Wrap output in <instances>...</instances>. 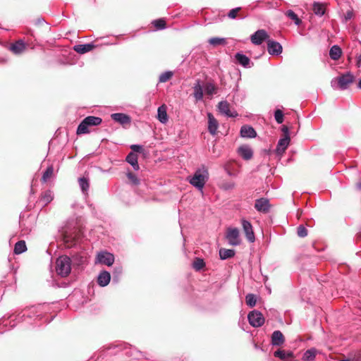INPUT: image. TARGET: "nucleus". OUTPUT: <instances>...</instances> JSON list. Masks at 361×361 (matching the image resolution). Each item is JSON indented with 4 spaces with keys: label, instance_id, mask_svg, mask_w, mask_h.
<instances>
[{
    "label": "nucleus",
    "instance_id": "f257e3e1",
    "mask_svg": "<svg viewBox=\"0 0 361 361\" xmlns=\"http://www.w3.org/2000/svg\"><path fill=\"white\" fill-rule=\"evenodd\" d=\"M355 77L350 72H347L333 78L331 81V85L334 89L345 90L354 82Z\"/></svg>",
    "mask_w": 361,
    "mask_h": 361
},
{
    "label": "nucleus",
    "instance_id": "f03ea898",
    "mask_svg": "<svg viewBox=\"0 0 361 361\" xmlns=\"http://www.w3.org/2000/svg\"><path fill=\"white\" fill-rule=\"evenodd\" d=\"M71 270V259L67 256L59 257L56 262V271L62 277L67 276Z\"/></svg>",
    "mask_w": 361,
    "mask_h": 361
},
{
    "label": "nucleus",
    "instance_id": "7ed1b4c3",
    "mask_svg": "<svg viewBox=\"0 0 361 361\" xmlns=\"http://www.w3.org/2000/svg\"><path fill=\"white\" fill-rule=\"evenodd\" d=\"M207 179V171H201L200 170H197L194 175L190 178L189 183L202 192L203 188Z\"/></svg>",
    "mask_w": 361,
    "mask_h": 361
},
{
    "label": "nucleus",
    "instance_id": "20e7f679",
    "mask_svg": "<svg viewBox=\"0 0 361 361\" xmlns=\"http://www.w3.org/2000/svg\"><path fill=\"white\" fill-rule=\"evenodd\" d=\"M101 118L90 116L82 120L77 128V134H85L89 133L88 127L97 126L102 123Z\"/></svg>",
    "mask_w": 361,
    "mask_h": 361
},
{
    "label": "nucleus",
    "instance_id": "39448f33",
    "mask_svg": "<svg viewBox=\"0 0 361 361\" xmlns=\"http://www.w3.org/2000/svg\"><path fill=\"white\" fill-rule=\"evenodd\" d=\"M226 238L228 244L232 246H237L241 243L240 231L237 228H228L226 233Z\"/></svg>",
    "mask_w": 361,
    "mask_h": 361
},
{
    "label": "nucleus",
    "instance_id": "423d86ee",
    "mask_svg": "<svg viewBox=\"0 0 361 361\" xmlns=\"http://www.w3.org/2000/svg\"><path fill=\"white\" fill-rule=\"evenodd\" d=\"M247 319L250 324L253 327L262 326L264 323V318L262 314L257 310L250 312L247 315Z\"/></svg>",
    "mask_w": 361,
    "mask_h": 361
},
{
    "label": "nucleus",
    "instance_id": "0eeeda50",
    "mask_svg": "<svg viewBox=\"0 0 361 361\" xmlns=\"http://www.w3.org/2000/svg\"><path fill=\"white\" fill-rule=\"evenodd\" d=\"M241 225L247 240L250 243H254L255 240V236L251 223L246 219H243L241 220Z\"/></svg>",
    "mask_w": 361,
    "mask_h": 361
},
{
    "label": "nucleus",
    "instance_id": "6e6552de",
    "mask_svg": "<svg viewBox=\"0 0 361 361\" xmlns=\"http://www.w3.org/2000/svg\"><path fill=\"white\" fill-rule=\"evenodd\" d=\"M269 38L265 30H258L250 36V40L255 45H259Z\"/></svg>",
    "mask_w": 361,
    "mask_h": 361
},
{
    "label": "nucleus",
    "instance_id": "1a4fd4ad",
    "mask_svg": "<svg viewBox=\"0 0 361 361\" xmlns=\"http://www.w3.org/2000/svg\"><path fill=\"white\" fill-rule=\"evenodd\" d=\"M97 262L110 267L114 262V256L108 252H101L97 255Z\"/></svg>",
    "mask_w": 361,
    "mask_h": 361
},
{
    "label": "nucleus",
    "instance_id": "9d476101",
    "mask_svg": "<svg viewBox=\"0 0 361 361\" xmlns=\"http://www.w3.org/2000/svg\"><path fill=\"white\" fill-rule=\"evenodd\" d=\"M218 109L222 114H224L228 117L234 118L238 116L236 111H231L230 104L226 101L220 102L218 104Z\"/></svg>",
    "mask_w": 361,
    "mask_h": 361
},
{
    "label": "nucleus",
    "instance_id": "9b49d317",
    "mask_svg": "<svg viewBox=\"0 0 361 361\" xmlns=\"http://www.w3.org/2000/svg\"><path fill=\"white\" fill-rule=\"evenodd\" d=\"M282 46L279 42L274 40L267 41V51L271 55L278 56L282 53Z\"/></svg>",
    "mask_w": 361,
    "mask_h": 361
},
{
    "label": "nucleus",
    "instance_id": "f8f14e48",
    "mask_svg": "<svg viewBox=\"0 0 361 361\" xmlns=\"http://www.w3.org/2000/svg\"><path fill=\"white\" fill-rule=\"evenodd\" d=\"M111 117L115 122L123 126L130 124L131 122V118L128 115L123 113L112 114Z\"/></svg>",
    "mask_w": 361,
    "mask_h": 361
},
{
    "label": "nucleus",
    "instance_id": "ddd939ff",
    "mask_svg": "<svg viewBox=\"0 0 361 361\" xmlns=\"http://www.w3.org/2000/svg\"><path fill=\"white\" fill-rule=\"evenodd\" d=\"M290 143V137L286 135L284 137L281 138L277 144L276 152L278 154L281 155L287 149Z\"/></svg>",
    "mask_w": 361,
    "mask_h": 361
},
{
    "label": "nucleus",
    "instance_id": "4468645a",
    "mask_svg": "<svg viewBox=\"0 0 361 361\" xmlns=\"http://www.w3.org/2000/svg\"><path fill=\"white\" fill-rule=\"evenodd\" d=\"M269 202L267 199L260 198L256 200L255 208L260 212H267L269 209Z\"/></svg>",
    "mask_w": 361,
    "mask_h": 361
},
{
    "label": "nucleus",
    "instance_id": "2eb2a0df",
    "mask_svg": "<svg viewBox=\"0 0 361 361\" xmlns=\"http://www.w3.org/2000/svg\"><path fill=\"white\" fill-rule=\"evenodd\" d=\"M203 87L200 80H197L193 86V97L196 102L203 99Z\"/></svg>",
    "mask_w": 361,
    "mask_h": 361
},
{
    "label": "nucleus",
    "instance_id": "dca6fc26",
    "mask_svg": "<svg viewBox=\"0 0 361 361\" xmlns=\"http://www.w3.org/2000/svg\"><path fill=\"white\" fill-rule=\"evenodd\" d=\"M208 117V130L209 132L214 135L216 133L219 123L217 120L214 117L211 113L207 114Z\"/></svg>",
    "mask_w": 361,
    "mask_h": 361
},
{
    "label": "nucleus",
    "instance_id": "f3484780",
    "mask_svg": "<svg viewBox=\"0 0 361 361\" xmlns=\"http://www.w3.org/2000/svg\"><path fill=\"white\" fill-rule=\"evenodd\" d=\"M238 152L239 155L245 160H249L252 157L253 152L247 145H242L238 147Z\"/></svg>",
    "mask_w": 361,
    "mask_h": 361
},
{
    "label": "nucleus",
    "instance_id": "a211bd4d",
    "mask_svg": "<svg viewBox=\"0 0 361 361\" xmlns=\"http://www.w3.org/2000/svg\"><path fill=\"white\" fill-rule=\"evenodd\" d=\"M166 111L167 107L165 104L161 105L157 109V118L163 124L166 123L169 121Z\"/></svg>",
    "mask_w": 361,
    "mask_h": 361
},
{
    "label": "nucleus",
    "instance_id": "6ab92c4d",
    "mask_svg": "<svg viewBox=\"0 0 361 361\" xmlns=\"http://www.w3.org/2000/svg\"><path fill=\"white\" fill-rule=\"evenodd\" d=\"M240 135L243 137L253 138L256 137L257 133L252 127L245 125L240 128Z\"/></svg>",
    "mask_w": 361,
    "mask_h": 361
},
{
    "label": "nucleus",
    "instance_id": "aec40b11",
    "mask_svg": "<svg viewBox=\"0 0 361 361\" xmlns=\"http://www.w3.org/2000/svg\"><path fill=\"white\" fill-rule=\"evenodd\" d=\"M110 280L111 275L109 272L106 271H102L97 277V283L102 287L107 286L109 283Z\"/></svg>",
    "mask_w": 361,
    "mask_h": 361
},
{
    "label": "nucleus",
    "instance_id": "412c9836",
    "mask_svg": "<svg viewBox=\"0 0 361 361\" xmlns=\"http://www.w3.org/2000/svg\"><path fill=\"white\" fill-rule=\"evenodd\" d=\"M284 343V337L280 331H275L271 335V343L273 345H281Z\"/></svg>",
    "mask_w": 361,
    "mask_h": 361
},
{
    "label": "nucleus",
    "instance_id": "4be33fe9",
    "mask_svg": "<svg viewBox=\"0 0 361 361\" xmlns=\"http://www.w3.org/2000/svg\"><path fill=\"white\" fill-rule=\"evenodd\" d=\"M10 50L15 54H20L25 50V44L22 41H17L10 46Z\"/></svg>",
    "mask_w": 361,
    "mask_h": 361
},
{
    "label": "nucleus",
    "instance_id": "5701e85b",
    "mask_svg": "<svg viewBox=\"0 0 361 361\" xmlns=\"http://www.w3.org/2000/svg\"><path fill=\"white\" fill-rule=\"evenodd\" d=\"M94 47L93 44H78L75 45L73 47L74 51H75L78 54H85L92 51Z\"/></svg>",
    "mask_w": 361,
    "mask_h": 361
},
{
    "label": "nucleus",
    "instance_id": "b1692460",
    "mask_svg": "<svg viewBox=\"0 0 361 361\" xmlns=\"http://www.w3.org/2000/svg\"><path fill=\"white\" fill-rule=\"evenodd\" d=\"M78 183L82 194L87 196L90 188L89 179L85 177H81L78 179Z\"/></svg>",
    "mask_w": 361,
    "mask_h": 361
},
{
    "label": "nucleus",
    "instance_id": "393cba45",
    "mask_svg": "<svg viewBox=\"0 0 361 361\" xmlns=\"http://www.w3.org/2000/svg\"><path fill=\"white\" fill-rule=\"evenodd\" d=\"M126 161L129 163L135 171L139 170L140 167L137 162V155L136 154L133 152L129 153L126 157Z\"/></svg>",
    "mask_w": 361,
    "mask_h": 361
},
{
    "label": "nucleus",
    "instance_id": "a878e982",
    "mask_svg": "<svg viewBox=\"0 0 361 361\" xmlns=\"http://www.w3.org/2000/svg\"><path fill=\"white\" fill-rule=\"evenodd\" d=\"M237 61L242 65L243 67L247 68L250 66V60L245 54L237 53L235 56Z\"/></svg>",
    "mask_w": 361,
    "mask_h": 361
},
{
    "label": "nucleus",
    "instance_id": "bb28decb",
    "mask_svg": "<svg viewBox=\"0 0 361 361\" xmlns=\"http://www.w3.org/2000/svg\"><path fill=\"white\" fill-rule=\"evenodd\" d=\"M341 54H342L341 49L337 45H334L330 49L329 56L333 60H335V61L338 60L341 57Z\"/></svg>",
    "mask_w": 361,
    "mask_h": 361
},
{
    "label": "nucleus",
    "instance_id": "cd10ccee",
    "mask_svg": "<svg viewBox=\"0 0 361 361\" xmlns=\"http://www.w3.org/2000/svg\"><path fill=\"white\" fill-rule=\"evenodd\" d=\"M235 255V250L232 249L221 248L219 250V256L221 259H227Z\"/></svg>",
    "mask_w": 361,
    "mask_h": 361
},
{
    "label": "nucleus",
    "instance_id": "c85d7f7f",
    "mask_svg": "<svg viewBox=\"0 0 361 361\" xmlns=\"http://www.w3.org/2000/svg\"><path fill=\"white\" fill-rule=\"evenodd\" d=\"M27 247L24 240H19L17 242L14 247V253L20 255L26 251Z\"/></svg>",
    "mask_w": 361,
    "mask_h": 361
},
{
    "label": "nucleus",
    "instance_id": "c756f323",
    "mask_svg": "<svg viewBox=\"0 0 361 361\" xmlns=\"http://www.w3.org/2000/svg\"><path fill=\"white\" fill-rule=\"evenodd\" d=\"M313 11L317 16H323L325 13V8L324 4L319 2H314L313 4Z\"/></svg>",
    "mask_w": 361,
    "mask_h": 361
},
{
    "label": "nucleus",
    "instance_id": "7c9ffc66",
    "mask_svg": "<svg viewBox=\"0 0 361 361\" xmlns=\"http://www.w3.org/2000/svg\"><path fill=\"white\" fill-rule=\"evenodd\" d=\"M208 42L214 47L226 45V39L224 37H212L208 40Z\"/></svg>",
    "mask_w": 361,
    "mask_h": 361
},
{
    "label": "nucleus",
    "instance_id": "2f4dec72",
    "mask_svg": "<svg viewBox=\"0 0 361 361\" xmlns=\"http://www.w3.org/2000/svg\"><path fill=\"white\" fill-rule=\"evenodd\" d=\"M54 195L51 190L45 191L41 197L40 201L43 202L44 205H47L52 201Z\"/></svg>",
    "mask_w": 361,
    "mask_h": 361
},
{
    "label": "nucleus",
    "instance_id": "473e14b6",
    "mask_svg": "<svg viewBox=\"0 0 361 361\" xmlns=\"http://www.w3.org/2000/svg\"><path fill=\"white\" fill-rule=\"evenodd\" d=\"M274 356L279 357L281 360H284L288 357H293V353L291 351H285L283 350H278L274 352Z\"/></svg>",
    "mask_w": 361,
    "mask_h": 361
},
{
    "label": "nucleus",
    "instance_id": "72a5a7b5",
    "mask_svg": "<svg viewBox=\"0 0 361 361\" xmlns=\"http://www.w3.org/2000/svg\"><path fill=\"white\" fill-rule=\"evenodd\" d=\"M317 350L314 348L307 350L302 356L304 361H312L316 356Z\"/></svg>",
    "mask_w": 361,
    "mask_h": 361
},
{
    "label": "nucleus",
    "instance_id": "f704fd0d",
    "mask_svg": "<svg viewBox=\"0 0 361 361\" xmlns=\"http://www.w3.org/2000/svg\"><path fill=\"white\" fill-rule=\"evenodd\" d=\"M204 88L205 93L209 96H212L213 94H215L217 92L216 87L212 82L206 83Z\"/></svg>",
    "mask_w": 361,
    "mask_h": 361
},
{
    "label": "nucleus",
    "instance_id": "c9c22d12",
    "mask_svg": "<svg viewBox=\"0 0 361 361\" xmlns=\"http://www.w3.org/2000/svg\"><path fill=\"white\" fill-rule=\"evenodd\" d=\"M54 175V167L53 166H49L47 167L46 171L44 172L42 180L44 183L47 182Z\"/></svg>",
    "mask_w": 361,
    "mask_h": 361
},
{
    "label": "nucleus",
    "instance_id": "e433bc0d",
    "mask_svg": "<svg viewBox=\"0 0 361 361\" xmlns=\"http://www.w3.org/2000/svg\"><path fill=\"white\" fill-rule=\"evenodd\" d=\"M285 15L290 19L294 21L296 25H300L302 23L301 20L298 18L297 14L295 13L292 10H288Z\"/></svg>",
    "mask_w": 361,
    "mask_h": 361
},
{
    "label": "nucleus",
    "instance_id": "4c0bfd02",
    "mask_svg": "<svg viewBox=\"0 0 361 361\" xmlns=\"http://www.w3.org/2000/svg\"><path fill=\"white\" fill-rule=\"evenodd\" d=\"M36 310V307H30L29 310H25L23 312H20L19 313L16 317V319H18V320H22L23 321V318L27 316V317H31L30 315V313H33L35 312Z\"/></svg>",
    "mask_w": 361,
    "mask_h": 361
},
{
    "label": "nucleus",
    "instance_id": "58836bf2",
    "mask_svg": "<svg viewBox=\"0 0 361 361\" xmlns=\"http://www.w3.org/2000/svg\"><path fill=\"white\" fill-rule=\"evenodd\" d=\"M246 304L250 307H253L256 305V298L253 294H247L245 298Z\"/></svg>",
    "mask_w": 361,
    "mask_h": 361
},
{
    "label": "nucleus",
    "instance_id": "ea45409f",
    "mask_svg": "<svg viewBox=\"0 0 361 361\" xmlns=\"http://www.w3.org/2000/svg\"><path fill=\"white\" fill-rule=\"evenodd\" d=\"M173 76V73L171 71H166L161 73L159 75V82H166Z\"/></svg>",
    "mask_w": 361,
    "mask_h": 361
},
{
    "label": "nucleus",
    "instance_id": "a19ab883",
    "mask_svg": "<svg viewBox=\"0 0 361 361\" xmlns=\"http://www.w3.org/2000/svg\"><path fill=\"white\" fill-rule=\"evenodd\" d=\"M205 264L203 259L200 258H196L192 264V267L195 269L199 271L204 267Z\"/></svg>",
    "mask_w": 361,
    "mask_h": 361
},
{
    "label": "nucleus",
    "instance_id": "79ce46f5",
    "mask_svg": "<svg viewBox=\"0 0 361 361\" xmlns=\"http://www.w3.org/2000/svg\"><path fill=\"white\" fill-rule=\"evenodd\" d=\"M297 235L300 238H305L307 235V230L303 225H300L297 228Z\"/></svg>",
    "mask_w": 361,
    "mask_h": 361
},
{
    "label": "nucleus",
    "instance_id": "37998d69",
    "mask_svg": "<svg viewBox=\"0 0 361 361\" xmlns=\"http://www.w3.org/2000/svg\"><path fill=\"white\" fill-rule=\"evenodd\" d=\"M152 24L157 30H162L166 27V23L163 19L155 20L152 22Z\"/></svg>",
    "mask_w": 361,
    "mask_h": 361
},
{
    "label": "nucleus",
    "instance_id": "c03bdc74",
    "mask_svg": "<svg viewBox=\"0 0 361 361\" xmlns=\"http://www.w3.org/2000/svg\"><path fill=\"white\" fill-rule=\"evenodd\" d=\"M274 118L278 123H282L283 121V114L282 111L276 109L274 112Z\"/></svg>",
    "mask_w": 361,
    "mask_h": 361
},
{
    "label": "nucleus",
    "instance_id": "a18cd8bd",
    "mask_svg": "<svg viewBox=\"0 0 361 361\" xmlns=\"http://www.w3.org/2000/svg\"><path fill=\"white\" fill-rule=\"evenodd\" d=\"M127 177L129 179V180L133 184V185H138L140 183L139 179L133 173L128 172L127 173Z\"/></svg>",
    "mask_w": 361,
    "mask_h": 361
},
{
    "label": "nucleus",
    "instance_id": "49530a36",
    "mask_svg": "<svg viewBox=\"0 0 361 361\" xmlns=\"http://www.w3.org/2000/svg\"><path fill=\"white\" fill-rule=\"evenodd\" d=\"M241 9L240 7H237V8H233L231 9L228 13V17L231 19H235L237 16V13Z\"/></svg>",
    "mask_w": 361,
    "mask_h": 361
},
{
    "label": "nucleus",
    "instance_id": "de8ad7c7",
    "mask_svg": "<svg viewBox=\"0 0 361 361\" xmlns=\"http://www.w3.org/2000/svg\"><path fill=\"white\" fill-rule=\"evenodd\" d=\"M64 240L66 243H68L70 242V244L68 245V246H72L73 245H75L76 243V241H75V238H73V240H72V238L71 237H69L68 235V234H66L64 235Z\"/></svg>",
    "mask_w": 361,
    "mask_h": 361
},
{
    "label": "nucleus",
    "instance_id": "09e8293b",
    "mask_svg": "<svg viewBox=\"0 0 361 361\" xmlns=\"http://www.w3.org/2000/svg\"><path fill=\"white\" fill-rule=\"evenodd\" d=\"M130 148L135 152H140L142 149V146L139 145H133Z\"/></svg>",
    "mask_w": 361,
    "mask_h": 361
},
{
    "label": "nucleus",
    "instance_id": "8fccbe9b",
    "mask_svg": "<svg viewBox=\"0 0 361 361\" xmlns=\"http://www.w3.org/2000/svg\"><path fill=\"white\" fill-rule=\"evenodd\" d=\"M121 273H122V269L121 267L115 268L114 274H117L118 276H119L120 274H121Z\"/></svg>",
    "mask_w": 361,
    "mask_h": 361
},
{
    "label": "nucleus",
    "instance_id": "3c124183",
    "mask_svg": "<svg viewBox=\"0 0 361 361\" xmlns=\"http://www.w3.org/2000/svg\"><path fill=\"white\" fill-rule=\"evenodd\" d=\"M283 133H284L285 135H288V128L287 126H283L281 128Z\"/></svg>",
    "mask_w": 361,
    "mask_h": 361
},
{
    "label": "nucleus",
    "instance_id": "603ef678",
    "mask_svg": "<svg viewBox=\"0 0 361 361\" xmlns=\"http://www.w3.org/2000/svg\"><path fill=\"white\" fill-rule=\"evenodd\" d=\"M357 67L361 68V54L357 56Z\"/></svg>",
    "mask_w": 361,
    "mask_h": 361
},
{
    "label": "nucleus",
    "instance_id": "864d4df0",
    "mask_svg": "<svg viewBox=\"0 0 361 361\" xmlns=\"http://www.w3.org/2000/svg\"><path fill=\"white\" fill-rule=\"evenodd\" d=\"M233 185H234L233 183H228V184L224 185V188L226 190L231 189L233 188Z\"/></svg>",
    "mask_w": 361,
    "mask_h": 361
},
{
    "label": "nucleus",
    "instance_id": "5fc2aeb1",
    "mask_svg": "<svg viewBox=\"0 0 361 361\" xmlns=\"http://www.w3.org/2000/svg\"><path fill=\"white\" fill-rule=\"evenodd\" d=\"M352 13L351 12H348L345 15V20H350L351 18H352Z\"/></svg>",
    "mask_w": 361,
    "mask_h": 361
},
{
    "label": "nucleus",
    "instance_id": "6e6d98bb",
    "mask_svg": "<svg viewBox=\"0 0 361 361\" xmlns=\"http://www.w3.org/2000/svg\"><path fill=\"white\" fill-rule=\"evenodd\" d=\"M85 261H86V258L85 257H80V262L81 264H83Z\"/></svg>",
    "mask_w": 361,
    "mask_h": 361
},
{
    "label": "nucleus",
    "instance_id": "4d7b16f0",
    "mask_svg": "<svg viewBox=\"0 0 361 361\" xmlns=\"http://www.w3.org/2000/svg\"><path fill=\"white\" fill-rule=\"evenodd\" d=\"M257 2L258 4H263L264 2H265V0H258Z\"/></svg>",
    "mask_w": 361,
    "mask_h": 361
},
{
    "label": "nucleus",
    "instance_id": "13d9d810",
    "mask_svg": "<svg viewBox=\"0 0 361 361\" xmlns=\"http://www.w3.org/2000/svg\"><path fill=\"white\" fill-rule=\"evenodd\" d=\"M357 87L361 89V79L359 80L358 82V85H357Z\"/></svg>",
    "mask_w": 361,
    "mask_h": 361
},
{
    "label": "nucleus",
    "instance_id": "bf43d9fd",
    "mask_svg": "<svg viewBox=\"0 0 361 361\" xmlns=\"http://www.w3.org/2000/svg\"><path fill=\"white\" fill-rule=\"evenodd\" d=\"M357 188L361 190V181L357 183Z\"/></svg>",
    "mask_w": 361,
    "mask_h": 361
},
{
    "label": "nucleus",
    "instance_id": "052dcab7",
    "mask_svg": "<svg viewBox=\"0 0 361 361\" xmlns=\"http://www.w3.org/2000/svg\"><path fill=\"white\" fill-rule=\"evenodd\" d=\"M6 60L3 58H0V63H4Z\"/></svg>",
    "mask_w": 361,
    "mask_h": 361
},
{
    "label": "nucleus",
    "instance_id": "680f3d73",
    "mask_svg": "<svg viewBox=\"0 0 361 361\" xmlns=\"http://www.w3.org/2000/svg\"><path fill=\"white\" fill-rule=\"evenodd\" d=\"M227 173H228V174L229 176H231V173L229 171H227Z\"/></svg>",
    "mask_w": 361,
    "mask_h": 361
},
{
    "label": "nucleus",
    "instance_id": "e2e57ef3",
    "mask_svg": "<svg viewBox=\"0 0 361 361\" xmlns=\"http://www.w3.org/2000/svg\"><path fill=\"white\" fill-rule=\"evenodd\" d=\"M25 233H28V231H26L25 232H24V234Z\"/></svg>",
    "mask_w": 361,
    "mask_h": 361
}]
</instances>
